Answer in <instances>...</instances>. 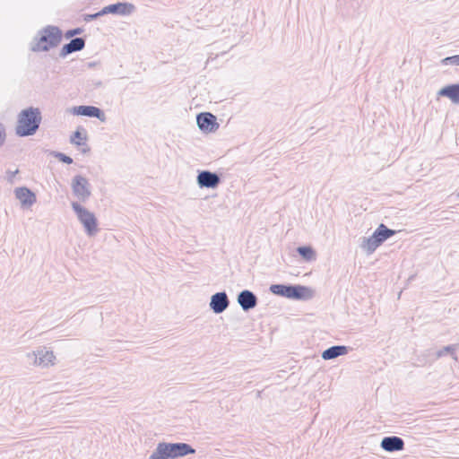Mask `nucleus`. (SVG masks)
Wrapping results in <instances>:
<instances>
[{"instance_id": "ddd939ff", "label": "nucleus", "mask_w": 459, "mask_h": 459, "mask_svg": "<svg viewBox=\"0 0 459 459\" xmlns=\"http://www.w3.org/2000/svg\"><path fill=\"white\" fill-rule=\"evenodd\" d=\"M29 358H33L34 364L48 367V365H52L55 359V355L52 351L47 350L45 347L39 348L37 351H33L32 354H28Z\"/></svg>"}, {"instance_id": "bb28decb", "label": "nucleus", "mask_w": 459, "mask_h": 459, "mask_svg": "<svg viewBox=\"0 0 459 459\" xmlns=\"http://www.w3.org/2000/svg\"><path fill=\"white\" fill-rule=\"evenodd\" d=\"M6 139V133L4 126L0 123V147L4 145Z\"/></svg>"}, {"instance_id": "f257e3e1", "label": "nucleus", "mask_w": 459, "mask_h": 459, "mask_svg": "<svg viewBox=\"0 0 459 459\" xmlns=\"http://www.w3.org/2000/svg\"><path fill=\"white\" fill-rule=\"evenodd\" d=\"M42 121V114L39 108L29 107L22 109L17 116L15 134L20 137L34 135Z\"/></svg>"}, {"instance_id": "20e7f679", "label": "nucleus", "mask_w": 459, "mask_h": 459, "mask_svg": "<svg viewBox=\"0 0 459 459\" xmlns=\"http://www.w3.org/2000/svg\"><path fill=\"white\" fill-rule=\"evenodd\" d=\"M269 290L280 297L293 300H307L313 297V290L299 284H272Z\"/></svg>"}, {"instance_id": "4be33fe9", "label": "nucleus", "mask_w": 459, "mask_h": 459, "mask_svg": "<svg viewBox=\"0 0 459 459\" xmlns=\"http://www.w3.org/2000/svg\"><path fill=\"white\" fill-rule=\"evenodd\" d=\"M86 140V135L82 136L79 129L76 130L70 138V142L77 146L85 144Z\"/></svg>"}, {"instance_id": "a878e982", "label": "nucleus", "mask_w": 459, "mask_h": 459, "mask_svg": "<svg viewBox=\"0 0 459 459\" xmlns=\"http://www.w3.org/2000/svg\"><path fill=\"white\" fill-rule=\"evenodd\" d=\"M83 32V29L82 28H74V29H72V30H68L65 33V37L66 39H70V38H73L76 35H79V34H82Z\"/></svg>"}, {"instance_id": "6ab92c4d", "label": "nucleus", "mask_w": 459, "mask_h": 459, "mask_svg": "<svg viewBox=\"0 0 459 459\" xmlns=\"http://www.w3.org/2000/svg\"><path fill=\"white\" fill-rule=\"evenodd\" d=\"M350 350L351 348L345 345H333L325 350L321 356L325 360H330L347 354Z\"/></svg>"}, {"instance_id": "f03ea898", "label": "nucleus", "mask_w": 459, "mask_h": 459, "mask_svg": "<svg viewBox=\"0 0 459 459\" xmlns=\"http://www.w3.org/2000/svg\"><path fill=\"white\" fill-rule=\"evenodd\" d=\"M62 30L55 25H47L39 30L32 41L30 49L32 52H47L57 47L62 40Z\"/></svg>"}, {"instance_id": "9b49d317", "label": "nucleus", "mask_w": 459, "mask_h": 459, "mask_svg": "<svg viewBox=\"0 0 459 459\" xmlns=\"http://www.w3.org/2000/svg\"><path fill=\"white\" fill-rule=\"evenodd\" d=\"M73 114L76 116H84L88 117H96L101 122L106 120L105 113L100 108L94 106H76L73 108Z\"/></svg>"}, {"instance_id": "dca6fc26", "label": "nucleus", "mask_w": 459, "mask_h": 459, "mask_svg": "<svg viewBox=\"0 0 459 459\" xmlns=\"http://www.w3.org/2000/svg\"><path fill=\"white\" fill-rule=\"evenodd\" d=\"M84 47H85V39L83 38H81V37L74 38L70 40V42L65 44L62 47V48L59 52V56L62 58H65V56H67L68 55H70L74 52L82 50L84 48Z\"/></svg>"}, {"instance_id": "f8f14e48", "label": "nucleus", "mask_w": 459, "mask_h": 459, "mask_svg": "<svg viewBox=\"0 0 459 459\" xmlns=\"http://www.w3.org/2000/svg\"><path fill=\"white\" fill-rule=\"evenodd\" d=\"M237 301L240 307L247 312L257 306L258 299L253 291L244 290L238 294Z\"/></svg>"}, {"instance_id": "cd10ccee", "label": "nucleus", "mask_w": 459, "mask_h": 459, "mask_svg": "<svg viewBox=\"0 0 459 459\" xmlns=\"http://www.w3.org/2000/svg\"><path fill=\"white\" fill-rule=\"evenodd\" d=\"M19 172L18 169H16L15 171H7V177H6V179L7 181L10 183V184H13V181H14V178L16 176V174Z\"/></svg>"}, {"instance_id": "39448f33", "label": "nucleus", "mask_w": 459, "mask_h": 459, "mask_svg": "<svg viewBox=\"0 0 459 459\" xmlns=\"http://www.w3.org/2000/svg\"><path fill=\"white\" fill-rule=\"evenodd\" d=\"M395 230H391L385 224L381 223L370 237L362 238L360 247L368 254H372L380 245L389 238L395 235Z\"/></svg>"}, {"instance_id": "a211bd4d", "label": "nucleus", "mask_w": 459, "mask_h": 459, "mask_svg": "<svg viewBox=\"0 0 459 459\" xmlns=\"http://www.w3.org/2000/svg\"><path fill=\"white\" fill-rule=\"evenodd\" d=\"M437 96L446 97L453 103H459V83L446 85L437 91Z\"/></svg>"}, {"instance_id": "c756f323", "label": "nucleus", "mask_w": 459, "mask_h": 459, "mask_svg": "<svg viewBox=\"0 0 459 459\" xmlns=\"http://www.w3.org/2000/svg\"><path fill=\"white\" fill-rule=\"evenodd\" d=\"M458 195H459V194H458Z\"/></svg>"}, {"instance_id": "7ed1b4c3", "label": "nucleus", "mask_w": 459, "mask_h": 459, "mask_svg": "<svg viewBox=\"0 0 459 459\" xmlns=\"http://www.w3.org/2000/svg\"><path fill=\"white\" fill-rule=\"evenodd\" d=\"M195 453V449L186 443L160 442L148 459H178Z\"/></svg>"}, {"instance_id": "b1692460", "label": "nucleus", "mask_w": 459, "mask_h": 459, "mask_svg": "<svg viewBox=\"0 0 459 459\" xmlns=\"http://www.w3.org/2000/svg\"><path fill=\"white\" fill-rule=\"evenodd\" d=\"M54 157L56 158L59 161H61L63 163H65V164L73 163V159L70 156H68L63 152H54Z\"/></svg>"}, {"instance_id": "c85d7f7f", "label": "nucleus", "mask_w": 459, "mask_h": 459, "mask_svg": "<svg viewBox=\"0 0 459 459\" xmlns=\"http://www.w3.org/2000/svg\"><path fill=\"white\" fill-rule=\"evenodd\" d=\"M94 65H95V63H93V62H92V63H88V64H87V66H88L89 68H91V67H93Z\"/></svg>"}, {"instance_id": "aec40b11", "label": "nucleus", "mask_w": 459, "mask_h": 459, "mask_svg": "<svg viewBox=\"0 0 459 459\" xmlns=\"http://www.w3.org/2000/svg\"><path fill=\"white\" fill-rule=\"evenodd\" d=\"M297 252L306 261H311L316 258V253L309 246L299 247Z\"/></svg>"}, {"instance_id": "412c9836", "label": "nucleus", "mask_w": 459, "mask_h": 459, "mask_svg": "<svg viewBox=\"0 0 459 459\" xmlns=\"http://www.w3.org/2000/svg\"><path fill=\"white\" fill-rule=\"evenodd\" d=\"M456 348V344H450L443 347L442 349L436 352V359H439L443 356H446V354H449L455 360H457V356L455 354Z\"/></svg>"}, {"instance_id": "9d476101", "label": "nucleus", "mask_w": 459, "mask_h": 459, "mask_svg": "<svg viewBox=\"0 0 459 459\" xmlns=\"http://www.w3.org/2000/svg\"><path fill=\"white\" fill-rule=\"evenodd\" d=\"M199 129L204 133H213L219 128L216 117L210 112H202L196 116Z\"/></svg>"}, {"instance_id": "6e6552de", "label": "nucleus", "mask_w": 459, "mask_h": 459, "mask_svg": "<svg viewBox=\"0 0 459 459\" xmlns=\"http://www.w3.org/2000/svg\"><path fill=\"white\" fill-rule=\"evenodd\" d=\"M221 181L220 175L210 170H200L196 177V182L200 188H216Z\"/></svg>"}, {"instance_id": "1a4fd4ad", "label": "nucleus", "mask_w": 459, "mask_h": 459, "mask_svg": "<svg viewBox=\"0 0 459 459\" xmlns=\"http://www.w3.org/2000/svg\"><path fill=\"white\" fill-rule=\"evenodd\" d=\"M102 9L105 15L111 13L118 16H129L135 12L136 7L132 3L117 2L112 4H108Z\"/></svg>"}, {"instance_id": "0eeeda50", "label": "nucleus", "mask_w": 459, "mask_h": 459, "mask_svg": "<svg viewBox=\"0 0 459 459\" xmlns=\"http://www.w3.org/2000/svg\"><path fill=\"white\" fill-rule=\"evenodd\" d=\"M71 188L74 195L79 202L86 203L91 195V184L89 180L82 175H76L73 178Z\"/></svg>"}, {"instance_id": "423d86ee", "label": "nucleus", "mask_w": 459, "mask_h": 459, "mask_svg": "<svg viewBox=\"0 0 459 459\" xmlns=\"http://www.w3.org/2000/svg\"><path fill=\"white\" fill-rule=\"evenodd\" d=\"M71 205L87 235L94 236L98 231V221L94 213L82 206L79 202H72Z\"/></svg>"}, {"instance_id": "4468645a", "label": "nucleus", "mask_w": 459, "mask_h": 459, "mask_svg": "<svg viewBox=\"0 0 459 459\" xmlns=\"http://www.w3.org/2000/svg\"><path fill=\"white\" fill-rule=\"evenodd\" d=\"M230 306V299L225 291L216 292L211 297L210 308L215 314L224 312Z\"/></svg>"}, {"instance_id": "f3484780", "label": "nucleus", "mask_w": 459, "mask_h": 459, "mask_svg": "<svg viewBox=\"0 0 459 459\" xmlns=\"http://www.w3.org/2000/svg\"><path fill=\"white\" fill-rule=\"evenodd\" d=\"M14 194L23 206H30L36 203L35 194L26 186L15 188Z\"/></svg>"}, {"instance_id": "5701e85b", "label": "nucleus", "mask_w": 459, "mask_h": 459, "mask_svg": "<svg viewBox=\"0 0 459 459\" xmlns=\"http://www.w3.org/2000/svg\"><path fill=\"white\" fill-rule=\"evenodd\" d=\"M444 65H459V55L445 57L441 60Z\"/></svg>"}, {"instance_id": "393cba45", "label": "nucleus", "mask_w": 459, "mask_h": 459, "mask_svg": "<svg viewBox=\"0 0 459 459\" xmlns=\"http://www.w3.org/2000/svg\"><path fill=\"white\" fill-rule=\"evenodd\" d=\"M105 15V13H103V9H101L100 12L98 13H89V14H85L83 16V20L86 22H91L93 20H96L98 19L99 17L100 16H103Z\"/></svg>"}, {"instance_id": "2eb2a0df", "label": "nucleus", "mask_w": 459, "mask_h": 459, "mask_svg": "<svg viewBox=\"0 0 459 459\" xmlns=\"http://www.w3.org/2000/svg\"><path fill=\"white\" fill-rule=\"evenodd\" d=\"M380 446L386 452H398L404 449V441L397 436H388L383 437Z\"/></svg>"}]
</instances>
